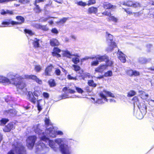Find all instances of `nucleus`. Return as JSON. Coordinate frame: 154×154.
Here are the masks:
<instances>
[{"label":"nucleus","mask_w":154,"mask_h":154,"mask_svg":"<svg viewBox=\"0 0 154 154\" xmlns=\"http://www.w3.org/2000/svg\"><path fill=\"white\" fill-rule=\"evenodd\" d=\"M109 20H112L115 22H117V21L118 19L116 18L114 16H110L109 17Z\"/></svg>","instance_id":"8fccbe9b"},{"label":"nucleus","mask_w":154,"mask_h":154,"mask_svg":"<svg viewBox=\"0 0 154 154\" xmlns=\"http://www.w3.org/2000/svg\"><path fill=\"white\" fill-rule=\"evenodd\" d=\"M34 39L32 42L33 47L35 48H38L39 47V39L37 38H35Z\"/></svg>","instance_id":"a878e982"},{"label":"nucleus","mask_w":154,"mask_h":154,"mask_svg":"<svg viewBox=\"0 0 154 154\" xmlns=\"http://www.w3.org/2000/svg\"><path fill=\"white\" fill-rule=\"evenodd\" d=\"M16 19L17 21H14L13 23L14 25H20L24 23L25 21L24 18L22 16L20 15L17 16L16 17Z\"/></svg>","instance_id":"1a4fd4ad"},{"label":"nucleus","mask_w":154,"mask_h":154,"mask_svg":"<svg viewBox=\"0 0 154 154\" xmlns=\"http://www.w3.org/2000/svg\"><path fill=\"white\" fill-rule=\"evenodd\" d=\"M132 100L133 101L134 104L139 101V99L137 96H134L132 99Z\"/></svg>","instance_id":"6e6d98bb"},{"label":"nucleus","mask_w":154,"mask_h":154,"mask_svg":"<svg viewBox=\"0 0 154 154\" xmlns=\"http://www.w3.org/2000/svg\"><path fill=\"white\" fill-rule=\"evenodd\" d=\"M118 58L121 62L125 63L126 61V59L125 55L121 51H119Z\"/></svg>","instance_id":"f3484780"},{"label":"nucleus","mask_w":154,"mask_h":154,"mask_svg":"<svg viewBox=\"0 0 154 154\" xmlns=\"http://www.w3.org/2000/svg\"><path fill=\"white\" fill-rule=\"evenodd\" d=\"M41 139L42 140L45 141H47L49 140V138L48 137H47L45 135H43V136H42L41 137Z\"/></svg>","instance_id":"13d9d810"},{"label":"nucleus","mask_w":154,"mask_h":154,"mask_svg":"<svg viewBox=\"0 0 154 154\" xmlns=\"http://www.w3.org/2000/svg\"><path fill=\"white\" fill-rule=\"evenodd\" d=\"M72 55L75 57L72 58V61L75 64L78 63L80 61L79 59V56L75 54H73Z\"/></svg>","instance_id":"cd10ccee"},{"label":"nucleus","mask_w":154,"mask_h":154,"mask_svg":"<svg viewBox=\"0 0 154 154\" xmlns=\"http://www.w3.org/2000/svg\"><path fill=\"white\" fill-rule=\"evenodd\" d=\"M112 75V71L109 70L105 72L104 75H100L99 76L97 77V79H101L103 78L104 76L107 77L109 76H111Z\"/></svg>","instance_id":"6ab92c4d"},{"label":"nucleus","mask_w":154,"mask_h":154,"mask_svg":"<svg viewBox=\"0 0 154 154\" xmlns=\"http://www.w3.org/2000/svg\"><path fill=\"white\" fill-rule=\"evenodd\" d=\"M47 131H48V134L50 136L52 137H55V132L56 131L54 130V127L52 126L47 129Z\"/></svg>","instance_id":"dca6fc26"},{"label":"nucleus","mask_w":154,"mask_h":154,"mask_svg":"<svg viewBox=\"0 0 154 154\" xmlns=\"http://www.w3.org/2000/svg\"><path fill=\"white\" fill-rule=\"evenodd\" d=\"M139 93L140 94L141 97L143 99H146L148 98L149 95L148 94L146 93L144 91L140 90L139 91Z\"/></svg>","instance_id":"412c9836"},{"label":"nucleus","mask_w":154,"mask_h":154,"mask_svg":"<svg viewBox=\"0 0 154 154\" xmlns=\"http://www.w3.org/2000/svg\"><path fill=\"white\" fill-rule=\"evenodd\" d=\"M99 96L106 102L108 101V99L106 98V97L112 98L115 97V95L114 94L112 93L110 91H106L105 89L103 90L102 91L100 92Z\"/></svg>","instance_id":"7ed1b4c3"},{"label":"nucleus","mask_w":154,"mask_h":154,"mask_svg":"<svg viewBox=\"0 0 154 154\" xmlns=\"http://www.w3.org/2000/svg\"><path fill=\"white\" fill-rule=\"evenodd\" d=\"M103 7L105 9H111L115 8L116 6L112 5L110 3L108 2H105L103 3Z\"/></svg>","instance_id":"9d476101"},{"label":"nucleus","mask_w":154,"mask_h":154,"mask_svg":"<svg viewBox=\"0 0 154 154\" xmlns=\"http://www.w3.org/2000/svg\"><path fill=\"white\" fill-rule=\"evenodd\" d=\"M42 95L45 98H48L49 97V95L48 93L44 92L42 94Z\"/></svg>","instance_id":"bf43d9fd"},{"label":"nucleus","mask_w":154,"mask_h":154,"mask_svg":"<svg viewBox=\"0 0 154 154\" xmlns=\"http://www.w3.org/2000/svg\"><path fill=\"white\" fill-rule=\"evenodd\" d=\"M55 137L57 135H62L63 134V132L60 131H56L55 132Z\"/></svg>","instance_id":"0e129e2a"},{"label":"nucleus","mask_w":154,"mask_h":154,"mask_svg":"<svg viewBox=\"0 0 154 154\" xmlns=\"http://www.w3.org/2000/svg\"><path fill=\"white\" fill-rule=\"evenodd\" d=\"M42 69V67L39 65H36L35 66L34 70L37 72H39Z\"/></svg>","instance_id":"c9c22d12"},{"label":"nucleus","mask_w":154,"mask_h":154,"mask_svg":"<svg viewBox=\"0 0 154 154\" xmlns=\"http://www.w3.org/2000/svg\"><path fill=\"white\" fill-rule=\"evenodd\" d=\"M48 83L50 87H53L56 85V84L55 80L53 79H49L48 80Z\"/></svg>","instance_id":"393cba45"},{"label":"nucleus","mask_w":154,"mask_h":154,"mask_svg":"<svg viewBox=\"0 0 154 154\" xmlns=\"http://www.w3.org/2000/svg\"><path fill=\"white\" fill-rule=\"evenodd\" d=\"M6 12L7 14H8L10 15H13L14 14V12L13 11L9 10H6Z\"/></svg>","instance_id":"69168bd1"},{"label":"nucleus","mask_w":154,"mask_h":154,"mask_svg":"<svg viewBox=\"0 0 154 154\" xmlns=\"http://www.w3.org/2000/svg\"><path fill=\"white\" fill-rule=\"evenodd\" d=\"M85 90L87 92H91V90L90 89V87L88 86H87L86 87Z\"/></svg>","instance_id":"774afa93"},{"label":"nucleus","mask_w":154,"mask_h":154,"mask_svg":"<svg viewBox=\"0 0 154 154\" xmlns=\"http://www.w3.org/2000/svg\"><path fill=\"white\" fill-rule=\"evenodd\" d=\"M61 50L57 47H54L53 49V51L52 52L53 56L56 57L57 58L61 57V55L59 53L60 52Z\"/></svg>","instance_id":"f8f14e48"},{"label":"nucleus","mask_w":154,"mask_h":154,"mask_svg":"<svg viewBox=\"0 0 154 154\" xmlns=\"http://www.w3.org/2000/svg\"><path fill=\"white\" fill-rule=\"evenodd\" d=\"M48 143L49 146L54 150H56L57 149V147L55 146V143L54 142L53 140H48Z\"/></svg>","instance_id":"bb28decb"},{"label":"nucleus","mask_w":154,"mask_h":154,"mask_svg":"<svg viewBox=\"0 0 154 154\" xmlns=\"http://www.w3.org/2000/svg\"><path fill=\"white\" fill-rule=\"evenodd\" d=\"M14 22L13 20H11V19H7L6 21H3L2 24V25H4V27L8 26L10 24L12 25H14V24L13 23Z\"/></svg>","instance_id":"aec40b11"},{"label":"nucleus","mask_w":154,"mask_h":154,"mask_svg":"<svg viewBox=\"0 0 154 154\" xmlns=\"http://www.w3.org/2000/svg\"><path fill=\"white\" fill-rule=\"evenodd\" d=\"M24 31L25 33L28 34L30 35H32L34 34V33L31 30L25 29Z\"/></svg>","instance_id":"58836bf2"},{"label":"nucleus","mask_w":154,"mask_h":154,"mask_svg":"<svg viewBox=\"0 0 154 154\" xmlns=\"http://www.w3.org/2000/svg\"><path fill=\"white\" fill-rule=\"evenodd\" d=\"M97 8L94 7H90L88 9V12L89 14H96L97 12Z\"/></svg>","instance_id":"b1692460"},{"label":"nucleus","mask_w":154,"mask_h":154,"mask_svg":"<svg viewBox=\"0 0 154 154\" xmlns=\"http://www.w3.org/2000/svg\"><path fill=\"white\" fill-rule=\"evenodd\" d=\"M34 131L37 134H39L42 131V130L37 126L34 130Z\"/></svg>","instance_id":"3c124183"},{"label":"nucleus","mask_w":154,"mask_h":154,"mask_svg":"<svg viewBox=\"0 0 154 154\" xmlns=\"http://www.w3.org/2000/svg\"><path fill=\"white\" fill-rule=\"evenodd\" d=\"M96 3V0H88V1L87 5L90 6L95 4Z\"/></svg>","instance_id":"79ce46f5"},{"label":"nucleus","mask_w":154,"mask_h":154,"mask_svg":"<svg viewBox=\"0 0 154 154\" xmlns=\"http://www.w3.org/2000/svg\"><path fill=\"white\" fill-rule=\"evenodd\" d=\"M138 107L141 111H143L144 112L146 111L147 107L146 105L143 103H140L138 105Z\"/></svg>","instance_id":"5701e85b"},{"label":"nucleus","mask_w":154,"mask_h":154,"mask_svg":"<svg viewBox=\"0 0 154 154\" xmlns=\"http://www.w3.org/2000/svg\"><path fill=\"white\" fill-rule=\"evenodd\" d=\"M88 84L90 86L95 87L97 86V84L94 83L93 80H88Z\"/></svg>","instance_id":"c756f323"},{"label":"nucleus","mask_w":154,"mask_h":154,"mask_svg":"<svg viewBox=\"0 0 154 154\" xmlns=\"http://www.w3.org/2000/svg\"><path fill=\"white\" fill-rule=\"evenodd\" d=\"M62 55L63 57H65L68 58H70V57L72 55L69 52L67 51H63Z\"/></svg>","instance_id":"7c9ffc66"},{"label":"nucleus","mask_w":154,"mask_h":154,"mask_svg":"<svg viewBox=\"0 0 154 154\" xmlns=\"http://www.w3.org/2000/svg\"><path fill=\"white\" fill-rule=\"evenodd\" d=\"M54 69V66L52 64L48 65L45 68L43 75L45 76H51Z\"/></svg>","instance_id":"423d86ee"},{"label":"nucleus","mask_w":154,"mask_h":154,"mask_svg":"<svg viewBox=\"0 0 154 154\" xmlns=\"http://www.w3.org/2000/svg\"><path fill=\"white\" fill-rule=\"evenodd\" d=\"M78 5L81 6H85L87 5V4L86 2H83L82 1H80L77 3Z\"/></svg>","instance_id":"de8ad7c7"},{"label":"nucleus","mask_w":154,"mask_h":154,"mask_svg":"<svg viewBox=\"0 0 154 154\" xmlns=\"http://www.w3.org/2000/svg\"><path fill=\"white\" fill-rule=\"evenodd\" d=\"M51 31L54 34H57L58 33V30L55 28H52Z\"/></svg>","instance_id":"e2e57ef3"},{"label":"nucleus","mask_w":154,"mask_h":154,"mask_svg":"<svg viewBox=\"0 0 154 154\" xmlns=\"http://www.w3.org/2000/svg\"><path fill=\"white\" fill-rule=\"evenodd\" d=\"M28 99L31 103L34 104L36 103V99L34 97L32 92L31 91H29L27 94Z\"/></svg>","instance_id":"9b49d317"},{"label":"nucleus","mask_w":154,"mask_h":154,"mask_svg":"<svg viewBox=\"0 0 154 154\" xmlns=\"http://www.w3.org/2000/svg\"><path fill=\"white\" fill-rule=\"evenodd\" d=\"M50 44L51 46L54 47L59 45L60 43L56 38H53L50 40Z\"/></svg>","instance_id":"a211bd4d"},{"label":"nucleus","mask_w":154,"mask_h":154,"mask_svg":"<svg viewBox=\"0 0 154 154\" xmlns=\"http://www.w3.org/2000/svg\"><path fill=\"white\" fill-rule=\"evenodd\" d=\"M39 27L40 29L45 31H47L48 30V28L47 27L46 25H39Z\"/></svg>","instance_id":"ea45409f"},{"label":"nucleus","mask_w":154,"mask_h":154,"mask_svg":"<svg viewBox=\"0 0 154 154\" xmlns=\"http://www.w3.org/2000/svg\"><path fill=\"white\" fill-rule=\"evenodd\" d=\"M68 18L63 17L60 20L58 23L60 24H63L66 22Z\"/></svg>","instance_id":"603ef678"},{"label":"nucleus","mask_w":154,"mask_h":154,"mask_svg":"<svg viewBox=\"0 0 154 154\" xmlns=\"http://www.w3.org/2000/svg\"><path fill=\"white\" fill-rule=\"evenodd\" d=\"M75 90L78 93L82 94L83 92V90L81 88L76 86H75Z\"/></svg>","instance_id":"a18cd8bd"},{"label":"nucleus","mask_w":154,"mask_h":154,"mask_svg":"<svg viewBox=\"0 0 154 154\" xmlns=\"http://www.w3.org/2000/svg\"><path fill=\"white\" fill-rule=\"evenodd\" d=\"M35 7L33 8V10L36 13H39L42 11V9L40 8L39 6L38 5L35 6Z\"/></svg>","instance_id":"2f4dec72"},{"label":"nucleus","mask_w":154,"mask_h":154,"mask_svg":"<svg viewBox=\"0 0 154 154\" xmlns=\"http://www.w3.org/2000/svg\"><path fill=\"white\" fill-rule=\"evenodd\" d=\"M23 79L21 76H17V74L12 75L10 79L0 75V82L12 84L15 86L17 89L22 90L26 86L25 82L23 80Z\"/></svg>","instance_id":"f257e3e1"},{"label":"nucleus","mask_w":154,"mask_h":154,"mask_svg":"<svg viewBox=\"0 0 154 154\" xmlns=\"http://www.w3.org/2000/svg\"><path fill=\"white\" fill-rule=\"evenodd\" d=\"M14 0H0V3H8Z\"/></svg>","instance_id":"052dcab7"},{"label":"nucleus","mask_w":154,"mask_h":154,"mask_svg":"<svg viewBox=\"0 0 154 154\" xmlns=\"http://www.w3.org/2000/svg\"><path fill=\"white\" fill-rule=\"evenodd\" d=\"M91 58L92 59L95 58L96 60H98L99 62L105 61L107 66H111L113 63L112 61L109 60L108 56L106 54L102 56L98 55L93 57Z\"/></svg>","instance_id":"f03ea898"},{"label":"nucleus","mask_w":154,"mask_h":154,"mask_svg":"<svg viewBox=\"0 0 154 154\" xmlns=\"http://www.w3.org/2000/svg\"><path fill=\"white\" fill-rule=\"evenodd\" d=\"M67 78L69 80H73L76 81L77 80L76 76H72L70 74H68L67 75Z\"/></svg>","instance_id":"f704fd0d"},{"label":"nucleus","mask_w":154,"mask_h":154,"mask_svg":"<svg viewBox=\"0 0 154 154\" xmlns=\"http://www.w3.org/2000/svg\"><path fill=\"white\" fill-rule=\"evenodd\" d=\"M17 111L14 109H11L7 110H5L3 111V114L6 116L16 115L17 114Z\"/></svg>","instance_id":"4468645a"},{"label":"nucleus","mask_w":154,"mask_h":154,"mask_svg":"<svg viewBox=\"0 0 154 154\" xmlns=\"http://www.w3.org/2000/svg\"><path fill=\"white\" fill-rule=\"evenodd\" d=\"M133 70L132 69H128L125 71L126 74L130 77H132Z\"/></svg>","instance_id":"e433bc0d"},{"label":"nucleus","mask_w":154,"mask_h":154,"mask_svg":"<svg viewBox=\"0 0 154 154\" xmlns=\"http://www.w3.org/2000/svg\"><path fill=\"white\" fill-rule=\"evenodd\" d=\"M35 81L39 85H42V81L41 79H39L37 77L36 78Z\"/></svg>","instance_id":"680f3d73"},{"label":"nucleus","mask_w":154,"mask_h":154,"mask_svg":"<svg viewBox=\"0 0 154 154\" xmlns=\"http://www.w3.org/2000/svg\"><path fill=\"white\" fill-rule=\"evenodd\" d=\"M37 77L34 75H24V78L25 79L29 80H32L34 81H35L36 78Z\"/></svg>","instance_id":"4be33fe9"},{"label":"nucleus","mask_w":154,"mask_h":154,"mask_svg":"<svg viewBox=\"0 0 154 154\" xmlns=\"http://www.w3.org/2000/svg\"><path fill=\"white\" fill-rule=\"evenodd\" d=\"M18 2L22 4H24L29 3V0H19Z\"/></svg>","instance_id":"5fc2aeb1"},{"label":"nucleus","mask_w":154,"mask_h":154,"mask_svg":"<svg viewBox=\"0 0 154 154\" xmlns=\"http://www.w3.org/2000/svg\"><path fill=\"white\" fill-rule=\"evenodd\" d=\"M59 149L62 154H70V147L65 144H61L59 145Z\"/></svg>","instance_id":"39448f33"},{"label":"nucleus","mask_w":154,"mask_h":154,"mask_svg":"<svg viewBox=\"0 0 154 154\" xmlns=\"http://www.w3.org/2000/svg\"><path fill=\"white\" fill-rule=\"evenodd\" d=\"M44 121L45 122V125H46L48 126L49 125H50V120L49 119L46 118Z\"/></svg>","instance_id":"4d7b16f0"},{"label":"nucleus","mask_w":154,"mask_h":154,"mask_svg":"<svg viewBox=\"0 0 154 154\" xmlns=\"http://www.w3.org/2000/svg\"><path fill=\"white\" fill-rule=\"evenodd\" d=\"M106 69V65H100L95 68V71L97 72L102 73Z\"/></svg>","instance_id":"2eb2a0df"},{"label":"nucleus","mask_w":154,"mask_h":154,"mask_svg":"<svg viewBox=\"0 0 154 154\" xmlns=\"http://www.w3.org/2000/svg\"><path fill=\"white\" fill-rule=\"evenodd\" d=\"M9 121L7 118H3L0 120V125L1 126L5 125Z\"/></svg>","instance_id":"c85d7f7f"},{"label":"nucleus","mask_w":154,"mask_h":154,"mask_svg":"<svg viewBox=\"0 0 154 154\" xmlns=\"http://www.w3.org/2000/svg\"><path fill=\"white\" fill-rule=\"evenodd\" d=\"M41 100V99H39L37 101V107L38 110L40 112L42 109V108L41 106L40 105V101Z\"/></svg>","instance_id":"49530a36"},{"label":"nucleus","mask_w":154,"mask_h":154,"mask_svg":"<svg viewBox=\"0 0 154 154\" xmlns=\"http://www.w3.org/2000/svg\"><path fill=\"white\" fill-rule=\"evenodd\" d=\"M99 61L98 60H96V61H92L91 62V66H97L99 64Z\"/></svg>","instance_id":"864d4df0"},{"label":"nucleus","mask_w":154,"mask_h":154,"mask_svg":"<svg viewBox=\"0 0 154 154\" xmlns=\"http://www.w3.org/2000/svg\"><path fill=\"white\" fill-rule=\"evenodd\" d=\"M41 93V91L40 89L35 90L33 92L34 95L36 97L40 96Z\"/></svg>","instance_id":"473e14b6"},{"label":"nucleus","mask_w":154,"mask_h":154,"mask_svg":"<svg viewBox=\"0 0 154 154\" xmlns=\"http://www.w3.org/2000/svg\"><path fill=\"white\" fill-rule=\"evenodd\" d=\"M68 91H69L68 93L71 94H74L75 92V91L74 90L70 89H68Z\"/></svg>","instance_id":"338daca9"},{"label":"nucleus","mask_w":154,"mask_h":154,"mask_svg":"<svg viewBox=\"0 0 154 154\" xmlns=\"http://www.w3.org/2000/svg\"><path fill=\"white\" fill-rule=\"evenodd\" d=\"M140 72L135 70H133L132 77V76H137L140 75Z\"/></svg>","instance_id":"37998d69"},{"label":"nucleus","mask_w":154,"mask_h":154,"mask_svg":"<svg viewBox=\"0 0 154 154\" xmlns=\"http://www.w3.org/2000/svg\"><path fill=\"white\" fill-rule=\"evenodd\" d=\"M107 35L106 38L107 40H109L111 41L110 45L112 47V49L116 46L115 43L113 41V36L112 35L109 33L108 32H106Z\"/></svg>","instance_id":"ddd939ff"},{"label":"nucleus","mask_w":154,"mask_h":154,"mask_svg":"<svg viewBox=\"0 0 154 154\" xmlns=\"http://www.w3.org/2000/svg\"><path fill=\"white\" fill-rule=\"evenodd\" d=\"M15 123L13 122H10L5 125L3 129V131L5 132H10L11 130L15 128Z\"/></svg>","instance_id":"0eeeda50"},{"label":"nucleus","mask_w":154,"mask_h":154,"mask_svg":"<svg viewBox=\"0 0 154 154\" xmlns=\"http://www.w3.org/2000/svg\"><path fill=\"white\" fill-rule=\"evenodd\" d=\"M102 14L104 16H107L109 17L112 15L111 12L108 11H106L103 12Z\"/></svg>","instance_id":"c03bdc74"},{"label":"nucleus","mask_w":154,"mask_h":154,"mask_svg":"<svg viewBox=\"0 0 154 154\" xmlns=\"http://www.w3.org/2000/svg\"><path fill=\"white\" fill-rule=\"evenodd\" d=\"M136 93L135 91L134 90H130L127 94V97H131L135 95Z\"/></svg>","instance_id":"72a5a7b5"},{"label":"nucleus","mask_w":154,"mask_h":154,"mask_svg":"<svg viewBox=\"0 0 154 154\" xmlns=\"http://www.w3.org/2000/svg\"><path fill=\"white\" fill-rule=\"evenodd\" d=\"M123 5L128 7H133L134 8H137L139 5V3L137 2L129 0L126 2H124Z\"/></svg>","instance_id":"6e6552de"},{"label":"nucleus","mask_w":154,"mask_h":154,"mask_svg":"<svg viewBox=\"0 0 154 154\" xmlns=\"http://www.w3.org/2000/svg\"><path fill=\"white\" fill-rule=\"evenodd\" d=\"M123 9L124 10V11L127 13L129 15H131L132 14V12L130 8H123Z\"/></svg>","instance_id":"09e8293b"},{"label":"nucleus","mask_w":154,"mask_h":154,"mask_svg":"<svg viewBox=\"0 0 154 154\" xmlns=\"http://www.w3.org/2000/svg\"><path fill=\"white\" fill-rule=\"evenodd\" d=\"M72 66L73 67V70L76 72L79 71L81 69L80 66L78 65L73 64Z\"/></svg>","instance_id":"4c0bfd02"},{"label":"nucleus","mask_w":154,"mask_h":154,"mask_svg":"<svg viewBox=\"0 0 154 154\" xmlns=\"http://www.w3.org/2000/svg\"><path fill=\"white\" fill-rule=\"evenodd\" d=\"M54 72L55 75L57 76L60 75L61 73L60 70L58 68H56Z\"/></svg>","instance_id":"a19ab883"},{"label":"nucleus","mask_w":154,"mask_h":154,"mask_svg":"<svg viewBox=\"0 0 154 154\" xmlns=\"http://www.w3.org/2000/svg\"><path fill=\"white\" fill-rule=\"evenodd\" d=\"M37 138V137L35 135L28 137L26 140L28 143L27 147L29 149H32L33 148Z\"/></svg>","instance_id":"20e7f679"}]
</instances>
